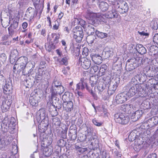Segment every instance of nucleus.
<instances>
[{"label": "nucleus", "mask_w": 158, "mask_h": 158, "mask_svg": "<svg viewBox=\"0 0 158 158\" xmlns=\"http://www.w3.org/2000/svg\"><path fill=\"white\" fill-rule=\"evenodd\" d=\"M48 119L47 115L46 114L45 110L44 109H41L37 112L36 119H34L35 123L37 121L38 125V130L42 135L47 130L48 125Z\"/></svg>", "instance_id": "nucleus-1"}, {"label": "nucleus", "mask_w": 158, "mask_h": 158, "mask_svg": "<svg viewBox=\"0 0 158 158\" xmlns=\"http://www.w3.org/2000/svg\"><path fill=\"white\" fill-rule=\"evenodd\" d=\"M40 135V139L41 140V149L43 154L46 156H49L53 152V148L52 147L48 146L50 145L52 142V138L51 136H48L47 138H44L42 135Z\"/></svg>", "instance_id": "nucleus-2"}, {"label": "nucleus", "mask_w": 158, "mask_h": 158, "mask_svg": "<svg viewBox=\"0 0 158 158\" xmlns=\"http://www.w3.org/2000/svg\"><path fill=\"white\" fill-rule=\"evenodd\" d=\"M83 126L85 127V135L81 134L78 137V139L81 142H83L85 140L88 141H91V144L92 146H96L97 147V146L98 145V141L94 137L92 136L93 132L92 129L87 127L86 124H84Z\"/></svg>", "instance_id": "nucleus-3"}, {"label": "nucleus", "mask_w": 158, "mask_h": 158, "mask_svg": "<svg viewBox=\"0 0 158 158\" xmlns=\"http://www.w3.org/2000/svg\"><path fill=\"white\" fill-rule=\"evenodd\" d=\"M103 80L105 81V83H109L108 93L110 95H112L116 90L118 85H119L120 78L117 77L115 78H112L110 79V76H107L106 77H104Z\"/></svg>", "instance_id": "nucleus-4"}, {"label": "nucleus", "mask_w": 158, "mask_h": 158, "mask_svg": "<svg viewBox=\"0 0 158 158\" xmlns=\"http://www.w3.org/2000/svg\"><path fill=\"white\" fill-rule=\"evenodd\" d=\"M49 88L50 92L51 93V100L53 102L58 104L59 107L61 108V104L60 103L59 99L57 98V97L58 95L60 96L64 92V87H50Z\"/></svg>", "instance_id": "nucleus-5"}, {"label": "nucleus", "mask_w": 158, "mask_h": 158, "mask_svg": "<svg viewBox=\"0 0 158 158\" xmlns=\"http://www.w3.org/2000/svg\"><path fill=\"white\" fill-rule=\"evenodd\" d=\"M147 85L145 84L140 85H135L131 86L127 94L128 97H132L138 93L139 97H142L147 89Z\"/></svg>", "instance_id": "nucleus-6"}, {"label": "nucleus", "mask_w": 158, "mask_h": 158, "mask_svg": "<svg viewBox=\"0 0 158 158\" xmlns=\"http://www.w3.org/2000/svg\"><path fill=\"white\" fill-rule=\"evenodd\" d=\"M28 61L27 58L25 56H21L16 61L13 67V71L15 72L17 70L18 71H22L23 74L24 75H27V69H26V61Z\"/></svg>", "instance_id": "nucleus-7"}, {"label": "nucleus", "mask_w": 158, "mask_h": 158, "mask_svg": "<svg viewBox=\"0 0 158 158\" xmlns=\"http://www.w3.org/2000/svg\"><path fill=\"white\" fill-rule=\"evenodd\" d=\"M16 120L14 117H11L9 119L7 117H5L1 124V131L8 133L9 129H14L16 125Z\"/></svg>", "instance_id": "nucleus-8"}, {"label": "nucleus", "mask_w": 158, "mask_h": 158, "mask_svg": "<svg viewBox=\"0 0 158 158\" xmlns=\"http://www.w3.org/2000/svg\"><path fill=\"white\" fill-rule=\"evenodd\" d=\"M148 58H145L143 59L142 58H137L135 60L136 61L135 63L132 64V63H133L134 59H129L127 61L126 64V68L128 69V70L130 71L133 70L136 67V64L138 65L137 66L140 65L144 63L145 61H148Z\"/></svg>", "instance_id": "nucleus-9"}, {"label": "nucleus", "mask_w": 158, "mask_h": 158, "mask_svg": "<svg viewBox=\"0 0 158 158\" xmlns=\"http://www.w3.org/2000/svg\"><path fill=\"white\" fill-rule=\"evenodd\" d=\"M0 85H2L3 92L5 94H10L11 93L12 85L10 79L6 80L2 77V79L0 80Z\"/></svg>", "instance_id": "nucleus-10"}, {"label": "nucleus", "mask_w": 158, "mask_h": 158, "mask_svg": "<svg viewBox=\"0 0 158 158\" xmlns=\"http://www.w3.org/2000/svg\"><path fill=\"white\" fill-rule=\"evenodd\" d=\"M9 133L1 131L0 135V148H4L6 145L10 144L12 138L10 137Z\"/></svg>", "instance_id": "nucleus-11"}, {"label": "nucleus", "mask_w": 158, "mask_h": 158, "mask_svg": "<svg viewBox=\"0 0 158 158\" xmlns=\"http://www.w3.org/2000/svg\"><path fill=\"white\" fill-rule=\"evenodd\" d=\"M86 87L87 89L89 92L90 94L92 95L94 99L95 100H97L98 97L97 95L95 92H96V89L95 87L94 88V91L92 89L90 90L89 89L87 86V83L83 81L82 79H81L80 81L76 85V89H81L82 90L84 89L85 87Z\"/></svg>", "instance_id": "nucleus-12"}, {"label": "nucleus", "mask_w": 158, "mask_h": 158, "mask_svg": "<svg viewBox=\"0 0 158 158\" xmlns=\"http://www.w3.org/2000/svg\"><path fill=\"white\" fill-rule=\"evenodd\" d=\"M87 18H89L94 20H97L100 22L106 23V19L105 16V14L101 15L99 13L96 14L93 13L92 12L87 10Z\"/></svg>", "instance_id": "nucleus-13"}, {"label": "nucleus", "mask_w": 158, "mask_h": 158, "mask_svg": "<svg viewBox=\"0 0 158 158\" xmlns=\"http://www.w3.org/2000/svg\"><path fill=\"white\" fill-rule=\"evenodd\" d=\"M73 39L77 43H80L83 37V32L81 26H76L73 30Z\"/></svg>", "instance_id": "nucleus-14"}, {"label": "nucleus", "mask_w": 158, "mask_h": 158, "mask_svg": "<svg viewBox=\"0 0 158 158\" xmlns=\"http://www.w3.org/2000/svg\"><path fill=\"white\" fill-rule=\"evenodd\" d=\"M114 119L116 122L122 125H126L129 122L130 119L128 116L121 113H117L114 115Z\"/></svg>", "instance_id": "nucleus-15"}, {"label": "nucleus", "mask_w": 158, "mask_h": 158, "mask_svg": "<svg viewBox=\"0 0 158 158\" xmlns=\"http://www.w3.org/2000/svg\"><path fill=\"white\" fill-rule=\"evenodd\" d=\"M103 0H89L88 3L89 5H95L97 3L99 5L100 9L102 11H106L108 8V4Z\"/></svg>", "instance_id": "nucleus-16"}, {"label": "nucleus", "mask_w": 158, "mask_h": 158, "mask_svg": "<svg viewBox=\"0 0 158 158\" xmlns=\"http://www.w3.org/2000/svg\"><path fill=\"white\" fill-rule=\"evenodd\" d=\"M155 61L152 60L151 61L150 64L147 66L146 69H148V72H151L152 74L150 75V77H153V76H156L158 78V73L156 74L157 72H158V63H155V64H154Z\"/></svg>", "instance_id": "nucleus-17"}, {"label": "nucleus", "mask_w": 158, "mask_h": 158, "mask_svg": "<svg viewBox=\"0 0 158 158\" xmlns=\"http://www.w3.org/2000/svg\"><path fill=\"white\" fill-rule=\"evenodd\" d=\"M158 123V116L157 115L153 116L145 122L142 125L144 126H146V128L144 129H148L155 126Z\"/></svg>", "instance_id": "nucleus-18"}, {"label": "nucleus", "mask_w": 158, "mask_h": 158, "mask_svg": "<svg viewBox=\"0 0 158 158\" xmlns=\"http://www.w3.org/2000/svg\"><path fill=\"white\" fill-rule=\"evenodd\" d=\"M38 11L36 9L35 10L34 8L29 7L27 10L25 15V17L27 18L28 20L30 21L32 20L35 16L37 14Z\"/></svg>", "instance_id": "nucleus-19"}, {"label": "nucleus", "mask_w": 158, "mask_h": 158, "mask_svg": "<svg viewBox=\"0 0 158 158\" xmlns=\"http://www.w3.org/2000/svg\"><path fill=\"white\" fill-rule=\"evenodd\" d=\"M128 95L126 92H123L118 94L115 97V101L118 104H122L126 102Z\"/></svg>", "instance_id": "nucleus-20"}, {"label": "nucleus", "mask_w": 158, "mask_h": 158, "mask_svg": "<svg viewBox=\"0 0 158 158\" xmlns=\"http://www.w3.org/2000/svg\"><path fill=\"white\" fill-rule=\"evenodd\" d=\"M117 7L120 8L121 11H120L122 13L127 12L128 10V6L127 2L123 0H119L117 2Z\"/></svg>", "instance_id": "nucleus-21"}, {"label": "nucleus", "mask_w": 158, "mask_h": 158, "mask_svg": "<svg viewBox=\"0 0 158 158\" xmlns=\"http://www.w3.org/2000/svg\"><path fill=\"white\" fill-rule=\"evenodd\" d=\"M148 89V88H147ZM148 94L150 97L153 98L158 95V83L155 86L150 87L148 90Z\"/></svg>", "instance_id": "nucleus-22"}, {"label": "nucleus", "mask_w": 158, "mask_h": 158, "mask_svg": "<svg viewBox=\"0 0 158 158\" xmlns=\"http://www.w3.org/2000/svg\"><path fill=\"white\" fill-rule=\"evenodd\" d=\"M90 56L92 61L94 63L99 64L102 63V58L100 55L95 53H92Z\"/></svg>", "instance_id": "nucleus-23"}, {"label": "nucleus", "mask_w": 158, "mask_h": 158, "mask_svg": "<svg viewBox=\"0 0 158 158\" xmlns=\"http://www.w3.org/2000/svg\"><path fill=\"white\" fill-rule=\"evenodd\" d=\"M143 141L142 139L140 137L139 138L135 139V141L134 149L135 151L139 152L143 147Z\"/></svg>", "instance_id": "nucleus-24"}, {"label": "nucleus", "mask_w": 158, "mask_h": 158, "mask_svg": "<svg viewBox=\"0 0 158 158\" xmlns=\"http://www.w3.org/2000/svg\"><path fill=\"white\" fill-rule=\"evenodd\" d=\"M79 61V62H81L82 67L84 69H87L90 68L91 64V62L89 59L84 58H80Z\"/></svg>", "instance_id": "nucleus-25"}, {"label": "nucleus", "mask_w": 158, "mask_h": 158, "mask_svg": "<svg viewBox=\"0 0 158 158\" xmlns=\"http://www.w3.org/2000/svg\"><path fill=\"white\" fill-rule=\"evenodd\" d=\"M11 104V101L8 100L3 101L0 106L2 112L3 113L6 112L10 108Z\"/></svg>", "instance_id": "nucleus-26"}, {"label": "nucleus", "mask_w": 158, "mask_h": 158, "mask_svg": "<svg viewBox=\"0 0 158 158\" xmlns=\"http://www.w3.org/2000/svg\"><path fill=\"white\" fill-rule=\"evenodd\" d=\"M26 69H27V75L32 74L33 69L35 66V63L34 61H26Z\"/></svg>", "instance_id": "nucleus-27"}, {"label": "nucleus", "mask_w": 158, "mask_h": 158, "mask_svg": "<svg viewBox=\"0 0 158 158\" xmlns=\"http://www.w3.org/2000/svg\"><path fill=\"white\" fill-rule=\"evenodd\" d=\"M62 105L64 110L68 112L71 111L73 109V103L71 101L63 102Z\"/></svg>", "instance_id": "nucleus-28"}, {"label": "nucleus", "mask_w": 158, "mask_h": 158, "mask_svg": "<svg viewBox=\"0 0 158 158\" xmlns=\"http://www.w3.org/2000/svg\"><path fill=\"white\" fill-rule=\"evenodd\" d=\"M39 98V97L37 94H34L31 96L29 98V102L33 106H37Z\"/></svg>", "instance_id": "nucleus-29"}, {"label": "nucleus", "mask_w": 158, "mask_h": 158, "mask_svg": "<svg viewBox=\"0 0 158 158\" xmlns=\"http://www.w3.org/2000/svg\"><path fill=\"white\" fill-rule=\"evenodd\" d=\"M105 16H106V18H117L118 16V14L115 10L113 9L109 11L106 13Z\"/></svg>", "instance_id": "nucleus-30"}, {"label": "nucleus", "mask_w": 158, "mask_h": 158, "mask_svg": "<svg viewBox=\"0 0 158 158\" xmlns=\"http://www.w3.org/2000/svg\"><path fill=\"white\" fill-rule=\"evenodd\" d=\"M85 30L87 34L92 35L96 31L94 26L92 25H86L85 26Z\"/></svg>", "instance_id": "nucleus-31"}, {"label": "nucleus", "mask_w": 158, "mask_h": 158, "mask_svg": "<svg viewBox=\"0 0 158 158\" xmlns=\"http://www.w3.org/2000/svg\"><path fill=\"white\" fill-rule=\"evenodd\" d=\"M60 33L58 32L57 33H52L51 35L52 37L55 36L53 40V43L52 44H53L54 46H55L56 48H57L58 45L59 43V39L60 38Z\"/></svg>", "instance_id": "nucleus-32"}, {"label": "nucleus", "mask_w": 158, "mask_h": 158, "mask_svg": "<svg viewBox=\"0 0 158 158\" xmlns=\"http://www.w3.org/2000/svg\"><path fill=\"white\" fill-rule=\"evenodd\" d=\"M69 58L68 55H64L61 59L59 58L57 60L60 65L67 66L68 64V61Z\"/></svg>", "instance_id": "nucleus-33"}, {"label": "nucleus", "mask_w": 158, "mask_h": 158, "mask_svg": "<svg viewBox=\"0 0 158 158\" xmlns=\"http://www.w3.org/2000/svg\"><path fill=\"white\" fill-rule=\"evenodd\" d=\"M148 53L152 56L158 54V47L154 45L151 46L148 49Z\"/></svg>", "instance_id": "nucleus-34"}, {"label": "nucleus", "mask_w": 158, "mask_h": 158, "mask_svg": "<svg viewBox=\"0 0 158 158\" xmlns=\"http://www.w3.org/2000/svg\"><path fill=\"white\" fill-rule=\"evenodd\" d=\"M136 50L138 53L143 55L146 53L147 50L142 44H138L136 45Z\"/></svg>", "instance_id": "nucleus-35"}, {"label": "nucleus", "mask_w": 158, "mask_h": 158, "mask_svg": "<svg viewBox=\"0 0 158 158\" xmlns=\"http://www.w3.org/2000/svg\"><path fill=\"white\" fill-rule=\"evenodd\" d=\"M45 70V68L43 67H40L38 69L36 73V80L39 81L42 78V76Z\"/></svg>", "instance_id": "nucleus-36"}, {"label": "nucleus", "mask_w": 158, "mask_h": 158, "mask_svg": "<svg viewBox=\"0 0 158 158\" xmlns=\"http://www.w3.org/2000/svg\"><path fill=\"white\" fill-rule=\"evenodd\" d=\"M107 66L106 64H102L99 68V70L98 72V75L99 76H102L104 75L107 69Z\"/></svg>", "instance_id": "nucleus-37"}, {"label": "nucleus", "mask_w": 158, "mask_h": 158, "mask_svg": "<svg viewBox=\"0 0 158 158\" xmlns=\"http://www.w3.org/2000/svg\"><path fill=\"white\" fill-rule=\"evenodd\" d=\"M106 88L105 85H104L103 83L102 82H99L98 84L97 88L98 90L99 94L102 95Z\"/></svg>", "instance_id": "nucleus-38"}, {"label": "nucleus", "mask_w": 158, "mask_h": 158, "mask_svg": "<svg viewBox=\"0 0 158 158\" xmlns=\"http://www.w3.org/2000/svg\"><path fill=\"white\" fill-rule=\"evenodd\" d=\"M143 113V111L142 110H138L135 112L132 115V118H135L136 119H138L142 116Z\"/></svg>", "instance_id": "nucleus-39"}, {"label": "nucleus", "mask_w": 158, "mask_h": 158, "mask_svg": "<svg viewBox=\"0 0 158 158\" xmlns=\"http://www.w3.org/2000/svg\"><path fill=\"white\" fill-rule=\"evenodd\" d=\"M75 148L76 151H77V152L79 155H81V154L84 153L87 150V148H82L80 147L79 146L77 145L76 144L75 145Z\"/></svg>", "instance_id": "nucleus-40"}, {"label": "nucleus", "mask_w": 158, "mask_h": 158, "mask_svg": "<svg viewBox=\"0 0 158 158\" xmlns=\"http://www.w3.org/2000/svg\"><path fill=\"white\" fill-rule=\"evenodd\" d=\"M106 56L108 58L112 56L113 55V49L111 48L106 47L104 49Z\"/></svg>", "instance_id": "nucleus-41"}, {"label": "nucleus", "mask_w": 158, "mask_h": 158, "mask_svg": "<svg viewBox=\"0 0 158 158\" xmlns=\"http://www.w3.org/2000/svg\"><path fill=\"white\" fill-rule=\"evenodd\" d=\"M95 35L101 39L104 38L107 36V34L106 33L100 32L97 30H96Z\"/></svg>", "instance_id": "nucleus-42"}, {"label": "nucleus", "mask_w": 158, "mask_h": 158, "mask_svg": "<svg viewBox=\"0 0 158 158\" xmlns=\"http://www.w3.org/2000/svg\"><path fill=\"white\" fill-rule=\"evenodd\" d=\"M45 47L46 50L49 52H51L56 48L52 44V42L46 44Z\"/></svg>", "instance_id": "nucleus-43"}, {"label": "nucleus", "mask_w": 158, "mask_h": 158, "mask_svg": "<svg viewBox=\"0 0 158 158\" xmlns=\"http://www.w3.org/2000/svg\"><path fill=\"white\" fill-rule=\"evenodd\" d=\"M139 137L137 136L133 131L131 132L128 136V139L131 141L133 140H135V139L139 138Z\"/></svg>", "instance_id": "nucleus-44"}, {"label": "nucleus", "mask_w": 158, "mask_h": 158, "mask_svg": "<svg viewBox=\"0 0 158 158\" xmlns=\"http://www.w3.org/2000/svg\"><path fill=\"white\" fill-rule=\"evenodd\" d=\"M16 52H17L16 50H14L11 52L10 56V63L12 64H13L16 60L15 58H16V56L14 54V53Z\"/></svg>", "instance_id": "nucleus-45"}, {"label": "nucleus", "mask_w": 158, "mask_h": 158, "mask_svg": "<svg viewBox=\"0 0 158 158\" xmlns=\"http://www.w3.org/2000/svg\"><path fill=\"white\" fill-rule=\"evenodd\" d=\"M63 86L62 85L60 81L56 79L54 80L52 84L51 87H61Z\"/></svg>", "instance_id": "nucleus-46"}, {"label": "nucleus", "mask_w": 158, "mask_h": 158, "mask_svg": "<svg viewBox=\"0 0 158 158\" xmlns=\"http://www.w3.org/2000/svg\"><path fill=\"white\" fill-rule=\"evenodd\" d=\"M97 82V80L95 76H92L90 77V83L92 87H93L96 84Z\"/></svg>", "instance_id": "nucleus-47"}, {"label": "nucleus", "mask_w": 158, "mask_h": 158, "mask_svg": "<svg viewBox=\"0 0 158 158\" xmlns=\"http://www.w3.org/2000/svg\"><path fill=\"white\" fill-rule=\"evenodd\" d=\"M75 23L77 24H80L82 26H84L85 23V21L81 19H76Z\"/></svg>", "instance_id": "nucleus-48"}, {"label": "nucleus", "mask_w": 158, "mask_h": 158, "mask_svg": "<svg viewBox=\"0 0 158 158\" xmlns=\"http://www.w3.org/2000/svg\"><path fill=\"white\" fill-rule=\"evenodd\" d=\"M25 5V2L24 0H19L17 5V7L19 9L22 8Z\"/></svg>", "instance_id": "nucleus-49"}, {"label": "nucleus", "mask_w": 158, "mask_h": 158, "mask_svg": "<svg viewBox=\"0 0 158 158\" xmlns=\"http://www.w3.org/2000/svg\"><path fill=\"white\" fill-rule=\"evenodd\" d=\"M92 122L94 125L98 127L101 126L103 123L101 121L98 122L96 119H93L92 120Z\"/></svg>", "instance_id": "nucleus-50"}, {"label": "nucleus", "mask_w": 158, "mask_h": 158, "mask_svg": "<svg viewBox=\"0 0 158 158\" xmlns=\"http://www.w3.org/2000/svg\"><path fill=\"white\" fill-rule=\"evenodd\" d=\"M60 26V24L58 21V19H57L55 21V24L52 27V29L54 30H57Z\"/></svg>", "instance_id": "nucleus-51"}, {"label": "nucleus", "mask_w": 158, "mask_h": 158, "mask_svg": "<svg viewBox=\"0 0 158 158\" xmlns=\"http://www.w3.org/2000/svg\"><path fill=\"white\" fill-rule=\"evenodd\" d=\"M153 41L155 44L158 45V33L156 34L153 36Z\"/></svg>", "instance_id": "nucleus-52"}, {"label": "nucleus", "mask_w": 158, "mask_h": 158, "mask_svg": "<svg viewBox=\"0 0 158 158\" xmlns=\"http://www.w3.org/2000/svg\"><path fill=\"white\" fill-rule=\"evenodd\" d=\"M69 95L68 92H65L62 96V100L64 102L67 101L68 100L69 97L68 95Z\"/></svg>", "instance_id": "nucleus-53"}, {"label": "nucleus", "mask_w": 158, "mask_h": 158, "mask_svg": "<svg viewBox=\"0 0 158 158\" xmlns=\"http://www.w3.org/2000/svg\"><path fill=\"white\" fill-rule=\"evenodd\" d=\"M67 130H64L61 132L60 135L62 138L66 139L67 137Z\"/></svg>", "instance_id": "nucleus-54"}, {"label": "nucleus", "mask_w": 158, "mask_h": 158, "mask_svg": "<svg viewBox=\"0 0 158 158\" xmlns=\"http://www.w3.org/2000/svg\"><path fill=\"white\" fill-rule=\"evenodd\" d=\"M89 50L87 48H84L82 50V54L84 56H86L88 55Z\"/></svg>", "instance_id": "nucleus-55"}, {"label": "nucleus", "mask_w": 158, "mask_h": 158, "mask_svg": "<svg viewBox=\"0 0 158 158\" xmlns=\"http://www.w3.org/2000/svg\"><path fill=\"white\" fill-rule=\"evenodd\" d=\"M59 152L58 151L54 152L53 154L51 156V158H60L59 156Z\"/></svg>", "instance_id": "nucleus-56"}, {"label": "nucleus", "mask_w": 158, "mask_h": 158, "mask_svg": "<svg viewBox=\"0 0 158 158\" xmlns=\"http://www.w3.org/2000/svg\"><path fill=\"white\" fill-rule=\"evenodd\" d=\"M69 70L70 68L69 67H64L62 69V72L64 75H67L68 74V71Z\"/></svg>", "instance_id": "nucleus-57"}, {"label": "nucleus", "mask_w": 158, "mask_h": 158, "mask_svg": "<svg viewBox=\"0 0 158 158\" xmlns=\"http://www.w3.org/2000/svg\"><path fill=\"white\" fill-rule=\"evenodd\" d=\"M158 136V129H157L155 132L154 134V135L151 137L150 139V141L152 140L153 139H156V137H157Z\"/></svg>", "instance_id": "nucleus-58"}, {"label": "nucleus", "mask_w": 158, "mask_h": 158, "mask_svg": "<svg viewBox=\"0 0 158 158\" xmlns=\"http://www.w3.org/2000/svg\"><path fill=\"white\" fill-rule=\"evenodd\" d=\"M138 32L139 33V34L141 36L143 37L145 36V37H148L149 35V34L143 31H142V32H140L139 31H138Z\"/></svg>", "instance_id": "nucleus-59"}, {"label": "nucleus", "mask_w": 158, "mask_h": 158, "mask_svg": "<svg viewBox=\"0 0 158 158\" xmlns=\"http://www.w3.org/2000/svg\"><path fill=\"white\" fill-rule=\"evenodd\" d=\"M93 70L94 72H98L99 70V68L97 65H94L91 68Z\"/></svg>", "instance_id": "nucleus-60"}, {"label": "nucleus", "mask_w": 158, "mask_h": 158, "mask_svg": "<svg viewBox=\"0 0 158 158\" xmlns=\"http://www.w3.org/2000/svg\"><path fill=\"white\" fill-rule=\"evenodd\" d=\"M139 82L135 79V78L133 77L132 78L131 80V83L133 85H139L137 84ZM140 85L141 84H139V85Z\"/></svg>", "instance_id": "nucleus-61"}, {"label": "nucleus", "mask_w": 158, "mask_h": 158, "mask_svg": "<svg viewBox=\"0 0 158 158\" xmlns=\"http://www.w3.org/2000/svg\"><path fill=\"white\" fill-rule=\"evenodd\" d=\"M145 102H142L140 105V107L141 108H143L144 110L147 109L148 108V106L147 104H145Z\"/></svg>", "instance_id": "nucleus-62"}, {"label": "nucleus", "mask_w": 158, "mask_h": 158, "mask_svg": "<svg viewBox=\"0 0 158 158\" xmlns=\"http://www.w3.org/2000/svg\"><path fill=\"white\" fill-rule=\"evenodd\" d=\"M58 144L60 146H63L65 145V141L63 139L59 140L57 142Z\"/></svg>", "instance_id": "nucleus-63"}, {"label": "nucleus", "mask_w": 158, "mask_h": 158, "mask_svg": "<svg viewBox=\"0 0 158 158\" xmlns=\"http://www.w3.org/2000/svg\"><path fill=\"white\" fill-rule=\"evenodd\" d=\"M147 158H157V155L155 153H151L148 155Z\"/></svg>", "instance_id": "nucleus-64"}]
</instances>
